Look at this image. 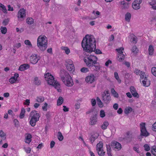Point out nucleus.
<instances>
[{
    "mask_svg": "<svg viewBox=\"0 0 156 156\" xmlns=\"http://www.w3.org/2000/svg\"><path fill=\"white\" fill-rule=\"evenodd\" d=\"M96 41L94 36L87 35L83 38L82 42L81 45L83 50L87 52H91L94 51L96 49Z\"/></svg>",
    "mask_w": 156,
    "mask_h": 156,
    "instance_id": "f257e3e1",
    "label": "nucleus"
},
{
    "mask_svg": "<svg viewBox=\"0 0 156 156\" xmlns=\"http://www.w3.org/2000/svg\"><path fill=\"white\" fill-rule=\"evenodd\" d=\"M97 57L94 55H88L84 59L87 66L91 70L98 71L100 69L99 63L97 62Z\"/></svg>",
    "mask_w": 156,
    "mask_h": 156,
    "instance_id": "f03ea898",
    "label": "nucleus"
},
{
    "mask_svg": "<svg viewBox=\"0 0 156 156\" xmlns=\"http://www.w3.org/2000/svg\"><path fill=\"white\" fill-rule=\"evenodd\" d=\"M45 80L50 85H53L58 92H61L60 85L59 83L55 80L54 77L49 73H48L44 75Z\"/></svg>",
    "mask_w": 156,
    "mask_h": 156,
    "instance_id": "7ed1b4c3",
    "label": "nucleus"
},
{
    "mask_svg": "<svg viewBox=\"0 0 156 156\" xmlns=\"http://www.w3.org/2000/svg\"><path fill=\"white\" fill-rule=\"evenodd\" d=\"M47 40L46 37L39 36L37 39V46L42 51L45 50L47 47Z\"/></svg>",
    "mask_w": 156,
    "mask_h": 156,
    "instance_id": "20e7f679",
    "label": "nucleus"
},
{
    "mask_svg": "<svg viewBox=\"0 0 156 156\" xmlns=\"http://www.w3.org/2000/svg\"><path fill=\"white\" fill-rule=\"evenodd\" d=\"M40 116L37 112L35 110L32 111L30 114V117L31 119L30 121V125L32 126H34L36 124V122L39 120Z\"/></svg>",
    "mask_w": 156,
    "mask_h": 156,
    "instance_id": "39448f33",
    "label": "nucleus"
},
{
    "mask_svg": "<svg viewBox=\"0 0 156 156\" xmlns=\"http://www.w3.org/2000/svg\"><path fill=\"white\" fill-rule=\"evenodd\" d=\"M140 135L144 136H147L149 135V134L147 131L145 127V123L142 122L140 124Z\"/></svg>",
    "mask_w": 156,
    "mask_h": 156,
    "instance_id": "423d86ee",
    "label": "nucleus"
},
{
    "mask_svg": "<svg viewBox=\"0 0 156 156\" xmlns=\"http://www.w3.org/2000/svg\"><path fill=\"white\" fill-rule=\"evenodd\" d=\"M64 84L67 86L71 87L73 85V82L72 77L70 76L62 80Z\"/></svg>",
    "mask_w": 156,
    "mask_h": 156,
    "instance_id": "0eeeda50",
    "label": "nucleus"
},
{
    "mask_svg": "<svg viewBox=\"0 0 156 156\" xmlns=\"http://www.w3.org/2000/svg\"><path fill=\"white\" fill-rule=\"evenodd\" d=\"M98 112H94L93 115L91 116L90 118V122L89 124L90 125H95L97 122V116Z\"/></svg>",
    "mask_w": 156,
    "mask_h": 156,
    "instance_id": "6e6552de",
    "label": "nucleus"
},
{
    "mask_svg": "<svg viewBox=\"0 0 156 156\" xmlns=\"http://www.w3.org/2000/svg\"><path fill=\"white\" fill-rule=\"evenodd\" d=\"M102 100L105 104H108L109 103L111 100L109 95H106V94L104 93L102 94Z\"/></svg>",
    "mask_w": 156,
    "mask_h": 156,
    "instance_id": "1a4fd4ad",
    "label": "nucleus"
},
{
    "mask_svg": "<svg viewBox=\"0 0 156 156\" xmlns=\"http://www.w3.org/2000/svg\"><path fill=\"white\" fill-rule=\"evenodd\" d=\"M142 2V0H135L132 5L133 9L135 10L139 9L140 8V4Z\"/></svg>",
    "mask_w": 156,
    "mask_h": 156,
    "instance_id": "9d476101",
    "label": "nucleus"
},
{
    "mask_svg": "<svg viewBox=\"0 0 156 156\" xmlns=\"http://www.w3.org/2000/svg\"><path fill=\"white\" fill-rule=\"evenodd\" d=\"M60 76L61 77L62 80H63L64 79L67 77H69L70 75L69 73L66 72L65 70L62 69L60 70Z\"/></svg>",
    "mask_w": 156,
    "mask_h": 156,
    "instance_id": "9b49d317",
    "label": "nucleus"
},
{
    "mask_svg": "<svg viewBox=\"0 0 156 156\" xmlns=\"http://www.w3.org/2000/svg\"><path fill=\"white\" fill-rule=\"evenodd\" d=\"M72 61L70 60L69 61V63L66 62V64L67 69L69 71L73 72L75 70V68L73 64L71 62Z\"/></svg>",
    "mask_w": 156,
    "mask_h": 156,
    "instance_id": "f8f14e48",
    "label": "nucleus"
},
{
    "mask_svg": "<svg viewBox=\"0 0 156 156\" xmlns=\"http://www.w3.org/2000/svg\"><path fill=\"white\" fill-rule=\"evenodd\" d=\"M111 146L112 147L119 150L122 148L121 144L119 142L115 141H113L111 144Z\"/></svg>",
    "mask_w": 156,
    "mask_h": 156,
    "instance_id": "ddd939ff",
    "label": "nucleus"
},
{
    "mask_svg": "<svg viewBox=\"0 0 156 156\" xmlns=\"http://www.w3.org/2000/svg\"><path fill=\"white\" fill-rule=\"evenodd\" d=\"M39 59V58H38L37 55L34 54L31 56L30 61L31 63L35 64L37 63Z\"/></svg>",
    "mask_w": 156,
    "mask_h": 156,
    "instance_id": "4468645a",
    "label": "nucleus"
},
{
    "mask_svg": "<svg viewBox=\"0 0 156 156\" xmlns=\"http://www.w3.org/2000/svg\"><path fill=\"white\" fill-rule=\"evenodd\" d=\"M133 138V135L128 132H127L126 136L124 138V139L125 140L127 141V142L129 143L132 141Z\"/></svg>",
    "mask_w": 156,
    "mask_h": 156,
    "instance_id": "2eb2a0df",
    "label": "nucleus"
},
{
    "mask_svg": "<svg viewBox=\"0 0 156 156\" xmlns=\"http://www.w3.org/2000/svg\"><path fill=\"white\" fill-rule=\"evenodd\" d=\"M94 78V76L93 74H91L90 76L86 77L85 80L87 83H91L95 80Z\"/></svg>",
    "mask_w": 156,
    "mask_h": 156,
    "instance_id": "dca6fc26",
    "label": "nucleus"
},
{
    "mask_svg": "<svg viewBox=\"0 0 156 156\" xmlns=\"http://www.w3.org/2000/svg\"><path fill=\"white\" fill-rule=\"evenodd\" d=\"M25 10L23 9H21L19 11L18 17L19 19L23 18L26 16Z\"/></svg>",
    "mask_w": 156,
    "mask_h": 156,
    "instance_id": "f3484780",
    "label": "nucleus"
},
{
    "mask_svg": "<svg viewBox=\"0 0 156 156\" xmlns=\"http://www.w3.org/2000/svg\"><path fill=\"white\" fill-rule=\"evenodd\" d=\"M30 66V65L28 64H24L20 66L19 70L21 71H24L29 68Z\"/></svg>",
    "mask_w": 156,
    "mask_h": 156,
    "instance_id": "a211bd4d",
    "label": "nucleus"
},
{
    "mask_svg": "<svg viewBox=\"0 0 156 156\" xmlns=\"http://www.w3.org/2000/svg\"><path fill=\"white\" fill-rule=\"evenodd\" d=\"M143 85L145 87H148L150 84V81L147 80V77H145V79L142 81Z\"/></svg>",
    "mask_w": 156,
    "mask_h": 156,
    "instance_id": "6ab92c4d",
    "label": "nucleus"
},
{
    "mask_svg": "<svg viewBox=\"0 0 156 156\" xmlns=\"http://www.w3.org/2000/svg\"><path fill=\"white\" fill-rule=\"evenodd\" d=\"M129 3L126 2L124 1H122L121 2V4L122 5V9H126L129 7Z\"/></svg>",
    "mask_w": 156,
    "mask_h": 156,
    "instance_id": "aec40b11",
    "label": "nucleus"
},
{
    "mask_svg": "<svg viewBox=\"0 0 156 156\" xmlns=\"http://www.w3.org/2000/svg\"><path fill=\"white\" fill-rule=\"evenodd\" d=\"M107 153L108 156H112L111 153V149L110 146L109 145H106Z\"/></svg>",
    "mask_w": 156,
    "mask_h": 156,
    "instance_id": "412c9836",
    "label": "nucleus"
},
{
    "mask_svg": "<svg viewBox=\"0 0 156 156\" xmlns=\"http://www.w3.org/2000/svg\"><path fill=\"white\" fill-rule=\"evenodd\" d=\"M103 149V143L101 142H99L97 145V150Z\"/></svg>",
    "mask_w": 156,
    "mask_h": 156,
    "instance_id": "4be33fe9",
    "label": "nucleus"
},
{
    "mask_svg": "<svg viewBox=\"0 0 156 156\" xmlns=\"http://www.w3.org/2000/svg\"><path fill=\"white\" fill-rule=\"evenodd\" d=\"M44 98L42 96L37 97L36 99V101L39 103L42 102L44 101Z\"/></svg>",
    "mask_w": 156,
    "mask_h": 156,
    "instance_id": "5701e85b",
    "label": "nucleus"
},
{
    "mask_svg": "<svg viewBox=\"0 0 156 156\" xmlns=\"http://www.w3.org/2000/svg\"><path fill=\"white\" fill-rule=\"evenodd\" d=\"M111 92L114 97L116 98H118V97L119 95L118 93L115 91V89L114 88H112L111 89Z\"/></svg>",
    "mask_w": 156,
    "mask_h": 156,
    "instance_id": "b1692460",
    "label": "nucleus"
},
{
    "mask_svg": "<svg viewBox=\"0 0 156 156\" xmlns=\"http://www.w3.org/2000/svg\"><path fill=\"white\" fill-rule=\"evenodd\" d=\"M25 112V109L23 108H22L21 110V112L20 115V118L22 119L24 118Z\"/></svg>",
    "mask_w": 156,
    "mask_h": 156,
    "instance_id": "393cba45",
    "label": "nucleus"
},
{
    "mask_svg": "<svg viewBox=\"0 0 156 156\" xmlns=\"http://www.w3.org/2000/svg\"><path fill=\"white\" fill-rule=\"evenodd\" d=\"M98 154L100 156H104L105 154V152L104 151L103 149H100L97 150Z\"/></svg>",
    "mask_w": 156,
    "mask_h": 156,
    "instance_id": "a878e982",
    "label": "nucleus"
},
{
    "mask_svg": "<svg viewBox=\"0 0 156 156\" xmlns=\"http://www.w3.org/2000/svg\"><path fill=\"white\" fill-rule=\"evenodd\" d=\"M132 108L130 107L126 108L124 110V113L126 114H128L131 112L132 111Z\"/></svg>",
    "mask_w": 156,
    "mask_h": 156,
    "instance_id": "bb28decb",
    "label": "nucleus"
},
{
    "mask_svg": "<svg viewBox=\"0 0 156 156\" xmlns=\"http://www.w3.org/2000/svg\"><path fill=\"white\" fill-rule=\"evenodd\" d=\"M63 99L61 97H59L57 100V105L58 106L60 105L63 103Z\"/></svg>",
    "mask_w": 156,
    "mask_h": 156,
    "instance_id": "cd10ccee",
    "label": "nucleus"
},
{
    "mask_svg": "<svg viewBox=\"0 0 156 156\" xmlns=\"http://www.w3.org/2000/svg\"><path fill=\"white\" fill-rule=\"evenodd\" d=\"M131 17V14L129 12H127L125 15V20L126 21L129 22Z\"/></svg>",
    "mask_w": 156,
    "mask_h": 156,
    "instance_id": "c85d7f7f",
    "label": "nucleus"
},
{
    "mask_svg": "<svg viewBox=\"0 0 156 156\" xmlns=\"http://www.w3.org/2000/svg\"><path fill=\"white\" fill-rule=\"evenodd\" d=\"M125 56L123 54H119L118 60L119 62H122L124 59Z\"/></svg>",
    "mask_w": 156,
    "mask_h": 156,
    "instance_id": "c756f323",
    "label": "nucleus"
},
{
    "mask_svg": "<svg viewBox=\"0 0 156 156\" xmlns=\"http://www.w3.org/2000/svg\"><path fill=\"white\" fill-rule=\"evenodd\" d=\"M148 51L150 55H153L154 51V48L152 45H150L149 46L148 48Z\"/></svg>",
    "mask_w": 156,
    "mask_h": 156,
    "instance_id": "7c9ffc66",
    "label": "nucleus"
},
{
    "mask_svg": "<svg viewBox=\"0 0 156 156\" xmlns=\"http://www.w3.org/2000/svg\"><path fill=\"white\" fill-rule=\"evenodd\" d=\"M61 48L62 50L65 51L67 55L69 54L70 53V50L67 47H61Z\"/></svg>",
    "mask_w": 156,
    "mask_h": 156,
    "instance_id": "2f4dec72",
    "label": "nucleus"
},
{
    "mask_svg": "<svg viewBox=\"0 0 156 156\" xmlns=\"http://www.w3.org/2000/svg\"><path fill=\"white\" fill-rule=\"evenodd\" d=\"M31 137L32 136L30 134H28L26 137V140L25 141L26 143L29 144L31 141Z\"/></svg>",
    "mask_w": 156,
    "mask_h": 156,
    "instance_id": "473e14b6",
    "label": "nucleus"
},
{
    "mask_svg": "<svg viewBox=\"0 0 156 156\" xmlns=\"http://www.w3.org/2000/svg\"><path fill=\"white\" fill-rule=\"evenodd\" d=\"M34 82L36 85L37 86L40 85L41 84V82L40 80H38L37 77H36L34 78Z\"/></svg>",
    "mask_w": 156,
    "mask_h": 156,
    "instance_id": "72a5a7b5",
    "label": "nucleus"
},
{
    "mask_svg": "<svg viewBox=\"0 0 156 156\" xmlns=\"http://www.w3.org/2000/svg\"><path fill=\"white\" fill-rule=\"evenodd\" d=\"M26 22L28 24H32L34 23V20L31 18H28L27 19Z\"/></svg>",
    "mask_w": 156,
    "mask_h": 156,
    "instance_id": "f704fd0d",
    "label": "nucleus"
},
{
    "mask_svg": "<svg viewBox=\"0 0 156 156\" xmlns=\"http://www.w3.org/2000/svg\"><path fill=\"white\" fill-rule=\"evenodd\" d=\"M58 138L60 141L62 140L63 139V136L60 132H58Z\"/></svg>",
    "mask_w": 156,
    "mask_h": 156,
    "instance_id": "c9c22d12",
    "label": "nucleus"
},
{
    "mask_svg": "<svg viewBox=\"0 0 156 156\" xmlns=\"http://www.w3.org/2000/svg\"><path fill=\"white\" fill-rule=\"evenodd\" d=\"M140 81H141L142 79H144L145 77H147L145 75V73L142 71H141L140 73Z\"/></svg>",
    "mask_w": 156,
    "mask_h": 156,
    "instance_id": "e433bc0d",
    "label": "nucleus"
},
{
    "mask_svg": "<svg viewBox=\"0 0 156 156\" xmlns=\"http://www.w3.org/2000/svg\"><path fill=\"white\" fill-rule=\"evenodd\" d=\"M151 153L154 156H156V146H154L152 147Z\"/></svg>",
    "mask_w": 156,
    "mask_h": 156,
    "instance_id": "4c0bfd02",
    "label": "nucleus"
},
{
    "mask_svg": "<svg viewBox=\"0 0 156 156\" xmlns=\"http://www.w3.org/2000/svg\"><path fill=\"white\" fill-rule=\"evenodd\" d=\"M1 30L2 33L3 34H5L7 31V28L5 27H2L1 28Z\"/></svg>",
    "mask_w": 156,
    "mask_h": 156,
    "instance_id": "58836bf2",
    "label": "nucleus"
},
{
    "mask_svg": "<svg viewBox=\"0 0 156 156\" xmlns=\"http://www.w3.org/2000/svg\"><path fill=\"white\" fill-rule=\"evenodd\" d=\"M130 41L134 43H136L137 42V38L136 36L132 37L130 39Z\"/></svg>",
    "mask_w": 156,
    "mask_h": 156,
    "instance_id": "ea45409f",
    "label": "nucleus"
},
{
    "mask_svg": "<svg viewBox=\"0 0 156 156\" xmlns=\"http://www.w3.org/2000/svg\"><path fill=\"white\" fill-rule=\"evenodd\" d=\"M2 9V10L4 13L7 12V10L5 8V6L1 3H0V8Z\"/></svg>",
    "mask_w": 156,
    "mask_h": 156,
    "instance_id": "a19ab883",
    "label": "nucleus"
},
{
    "mask_svg": "<svg viewBox=\"0 0 156 156\" xmlns=\"http://www.w3.org/2000/svg\"><path fill=\"white\" fill-rule=\"evenodd\" d=\"M132 51L135 53H137L138 50L136 46H133L132 49Z\"/></svg>",
    "mask_w": 156,
    "mask_h": 156,
    "instance_id": "79ce46f5",
    "label": "nucleus"
},
{
    "mask_svg": "<svg viewBox=\"0 0 156 156\" xmlns=\"http://www.w3.org/2000/svg\"><path fill=\"white\" fill-rule=\"evenodd\" d=\"M133 95V96L134 97H136L137 98H139V95L137 92L136 91V90H135L133 92H132L131 93Z\"/></svg>",
    "mask_w": 156,
    "mask_h": 156,
    "instance_id": "37998d69",
    "label": "nucleus"
},
{
    "mask_svg": "<svg viewBox=\"0 0 156 156\" xmlns=\"http://www.w3.org/2000/svg\"><path fill=\"white\" fill-rule=\"evenodd\" d=\"M6 133H4V132L2 130H1L0 131V137L2 138L5 137V139H6V137H5L6 136Z\"/></svg>",
    "mask_w": 156,
    "mask_h": 156,
    "instance_id": "c03bdc74",
    "label": "nucleus"
},
{
    "mask_svg": "<svg viewBox=\"0 0 156 156\" xmlns=\"http://www.w3.org/2000/svg\"><path fill=\"white\" fill-rule=\"evenodd\" d=\"M24 43L28 45L30 47H32V45L29 40H25Z\"/></svg>",
    "mask_w": 156,
    "mask_h": 156,
    "instance_id": "a18cd8bd",
    "label": "nucleus"
},
{
    "mask_svg": "<svg viewBox=\"0 0 156 156\" xmlns=\"http://www.w3.org/2000/svg\"><path fill=\"white\" fill-rule=\"evenodd\" d=\"M80 71L82 73H86L89 71V70L87 68L83 67L81 69Z\"/></svg>",
    "mask_w": 156,
    "mask_h": 156,
    "instance_id": "49530a36",
    "label": "nucleus"
},
{
    "mask_svg": "<svg viewBox=\"0 0 156 156\" xmlns=\"http://www.w3.org/2000/svg\"><path fill=\"white\" fill-rule=\"evenodd\" d=\"M9 21V20L8 19H5L2 22L3 25L4 26H5L7 25Z\"/></svg>",
    "mask_w": 156,
    "mask_h": 156,
    "instance_id": "de8ad7c7",
    "label": "nucleus"
},
{
    "mask_svg": "<svg viewBox=\"0 0 156 156\" xmlns=\"http://www.w3.org/2000/svg\"><path fill=\"white\" fill-rule=\"evenodd\" d=\"M151 72L154 76H156V67H153L152 68Z\"/></svg>",
    "mask_w": 156,
    "mask_h": 156,
    "instance_id": "09e8293b",
    "label": "nucleus"
},
{
    "mask_svg": "<svg viewBox=\"0 0 156 156\" xmlns=\"http://www.w3.org/2000/svg\"><path fill=\"white\" fill-rule=\"evenodd\" d=\"M124 50V48H120L119 49H116L117 51L119 53V54H123V51Z\"/></svg>",
    "mask_w": 156,
    "mask_h": 156,
    "instance_id": "8fccbe9b",
    "label": "nucleus"
},
{
    "mask_svg": "<svg viewBox=\"0 0 156 156\" xmlns=\"http://www.w3.org/2000/svg\"><path fill=\"white\" fill-rule=\"evenodd\" d=\"M105 115V112L104 110H101L100 112V116L101 118L104 117Z\"/></svg>",
    "mask_w": 156,
    "mask_h": 156,
    "instance_id": "3c124183",
    "label": "nucleus"
},
{
    "mask_svg": "<svg viewBox=\"0 0 156 156\" xmlns=\"http://www.w3.org/2000/svg\"><path fill=\"white\" fill-rule=\"evenodd\" d=\"M144 150L146 151H148L150 150V147L148 144H145L144 145Z\"/></svg>",
    "mask_w": 156,
    "mask_h": 156,
    "instance_id": "603ef678",
    "label": "nucleus"
},
{
    "mask_svg": "<svg viewBox=\"0 0 156 156\" xmlns=\"http://www.w3.org/2000/svg\"><path fill=\"white\" fill-rule=\"evenodd\" d=\"M91 103L92 106H95L96 104V101L95 99L93 98L91 100Z\"/></svg>",
    "mask_w": 156,
    "mask_h": 156,
    "instance_id": "864d4df0",
    "label": "nucleus"
},
{
    "mask_svg": "<svg viewBox=\"0 0 156 156\" xmlns=\"http://www.w3.org/2000/svg\"><path fill=\"white\" fill-rule=\"evenodd\" d=\"M91 136H93L94 138V139H96L98 138V134L97 133H94Z\"/></svg>",
    "mask_w": 156,
    "mask_h": 156,
    "instance_id": "5fc2aeb1",
    "label": "nucleus"
},
{
    "mask_svg": "<svg viewBox=\"0 0 156 156\" xmlns=\"http://www.w3.org/2000/svg\"><path fill=\"white\" fill-rule=\"evenodd\" d=\"M48 105V104L46 103H45L44 104V106L42 107V108L44 111H47V107Z\"/></svg>",
    "mask_w": 156,
    "mask_h": 156,
    "instance_id": "6e6d98bb",
    "label": "nucleus"
},
{
    "mask_svg": "<svg viewBox=\"0 0 156 156\" xmlns=\"http://www.w3.org/2000/svg\"><path fill=\"white\" fill-rule=\"evenodd\" d=\"M97 102H98V104L100 105H102L103 103L102 102L101 100L98 97H97Z\"/></svg>",
    "mask_w": 156,
    "mask_h": 156,
    "instance_id": "4d7b16f0",
    "label": "nucleus"
},
{
    "mask_svg": "<svg viewBox=\"0 0 156 156\" xmlns=\"http://www.w3.org/2000/svg\"><path fill=\"white\" fill-rule=\"evenodd\" d=\"M24 149H25V151L27 153H30L31 149L30 147H28L27 148L25 147L24 148Z\"/></svg>",
    "mask_w": 156,
    "mask_h": 156,
    "instance_id": "13d9d810",
    "label": "nucleus"
},
{
    "mask_svg": "<svg viewBox=\"0 0 156 156\" xmlns=\"http://www.w3.org/2000/svg\"><path fill=\"white\" fill-rule=\"evenodd\" d=\"M17 80L14 78H11L9 79V82L11 83H15Z\"/></svg>",
    "mask_w": 156,
    "mask_h": 156,
    "instance_id": "bf43d9fd",
    "label": "nucleus"
},
{
    "mask_svg": "<svg viewBox=\"0 0 156 156\" xmlns=\"http://www.w3.org/2000/svg\"><path fill=\"white\" fill-rule=\"evenodd\" d=\"M55 144V143L54 141H51L50 143V148H52L54 147Z\"/></svg>",
    "mask_w": 156,
    "mask_h": 156,
    "instance_id": "052dcab7",
    "label": "nucleus"
},
{
    "mask_svg": "<svg viewBox=\"0 0 156 156\" xmlns=\"http://www.w3.org/2000/svg\"><path fill=\"white\" fill-rule=\"evenodd\" d=\"M152 129L153 131H156V122L153 124Z\"/></svg>",
    "mask_w": 156,
    "mask_h": 156,
    "instance_id": "680f3d73",
    "label": "nucleus"
},
{
    "mask_svg": "<svg viewBox=\"0 0 156 156\" xmlns=\"http://www.w3.org/2000/svg\"><path fill=\"white\" fill-rule=\"evenodd\" d=\"M112 63V62L110 60H108L107 62H106L105 63V65L106 66H108L109 64H111Z\"/></svg>",
    "mask_w": 156,
    "mask_h": 156,
    "instance_id": "e2e57ef3",
    "label": "nucleus"
},
{
    "mask_svg": "<svg viewBox=\"0 0 156 156\" xmlns=\"http://www.w3.org/2000/svg\"><path fill=\"white\" fill-rule=\"evenodd\" d=\"M114 76L115 78L117 80H118L119 79V76L118 73L117 72H115L114 73Z\"/></svg>",
    "mask_w": 156,
    "mask_h": 156,
    "instance_id": "0e129e2a",
    "label": "nucleus"
},
{
    "mask_svg": "<svg viewBox=\"0 0 156 156\" xmlns=\"http://www.w3.org/2000/svg\"><path fill=\"white\" fill-rule=\"evenodd\" d=\"M113 107L115 110H117L118 108V105L117 103H115L113 106Z\"/></svg>",
    "mask_w": 156,
    "mask_h": 156,
    "instance_id": "69168bd1",
    "label": "nucleus"
},
{
    "mask_svg": "<svg viewBox=\"0 0 156 156\" xmlns=\"http://www.w3.org/2000/svg\"><path fill=\"white\" fill-rule=\"evenodd\" d=\"M94 138L93 136H91L89 139L90 141L92 143H93L94 142L95 140L96 139H94Z\"/></svg>",
    "mask_w": 156,
    "mask_h": 156,
    "instance_id": "338daca9",
    "label": "nucleus"
},
{
    "mask_svg": "<svg viewBox=\"0 0 156 156\" xmlns=\"http://www.w3.org/2000/svg\"><path fill=\"white\" fill-rule=\"evenodd\" d=\"M63 107L64 108L63 110L64 112H67L69 111V108H67L66 106H63Z\"/></svg>",
    "mask_w": 156,
    "mask_h": 156,
    "instance_id": "774afa93",
    "label": "nucleus"
}]
</instances>
